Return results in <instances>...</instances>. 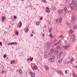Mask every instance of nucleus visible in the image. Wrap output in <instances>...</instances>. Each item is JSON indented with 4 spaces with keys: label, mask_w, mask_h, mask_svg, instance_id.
I'll return each instance as SVG.
<instances>
[{
    "label": "nucleus",
    "mask_w": 77,
    "mask_h": 77,
    "mask_svg": "<svg viewBox=\"0 0 77 77\" xmlns=\"http://www.w3.org/2000/svg\"><path fill=\"white\" fill-rule=\"evenodd\" d=\"M17 72H19V74H21L22 72V69H18L17 70Z\"/></svg>",
    "instance_id": "nucleus-1"
},
{
    "label": "nucleus",
    "mask_w": 77,
    "mask_h": 77,
    "mask_svg": "<svg viewBox=\"0 0 77 77\" xmlns=\"http://www.w3.org/2000/svg\"><path fill=\"white\" fill-rule=\"evenodd\" d=\"M72 4L74 5V6L75 7L76 6V5H77V3H76V2H75V1L74 0H72Z\"/></svg>",
    "instance_id": "nucleus-2"
},
{
    "label": "nucleus",
    "mask_w": 77,
    "mask_h": 77,
    "mask_svg": "<svg viewBox=\"0 0 77 77\" xmlns=\"http://www.w3.org/2000/svg\"><path fill=\"white\" fill-rule=\"evenodd\" d=\"M58 14H60V13H63V10H58Z\"/></svg>",
    "instance_id": "nucleus-3"
},
{
    "label": "nucleus",
    "mask_w": 77,
    "mask_h": 77,
    "mask_svg": "<svg viewBox=\"0 0 77 77\" xmlns=\"http://www.w3.org/2000/svg\"><path fill=\"white\" fill-rule=\"evenodd\" d=\"M69 45H67L66 46H63V48H64V49L67 50V49H68V48H69Z\"/></svg>",
    "instance_id": "nucleus-4"
},
{
    "label": "nucleus",
    "mask_w": 77,
    "mask_h": 77,
    "mask_svg": "<svg viewBox=\"0 0 77 77\" xmlns=\"http://www.w3.org/2000/svg\"><path fill=\"white\" fill-rule=\"evenodd\" d=\"M72 22H74L75 21V17L73 16L72 17Z\"/></svg>",
    "instance_id": "nucleus-5"
},
{
    "label": "nucleus",
    "mask_w": 77,
    "mask_h": 77,
    "mask_svg": "<svg viewBox=\"0 0 77 77\" xmlns=\"http://www.w3.org/2000/svg\"><path fill=\"white\" fill-rule=\"evenodd\" d=\"M51 43V42H50L49 43H48V42H47V48H49L50 47V44Z\"/></svg>",
    "instance_id": "nucleus-6"
},
{
    "label": "nucleus",
    "mask_w": 77,
    "mask_h": 77,
    "mask_svg": "<svg viewBox=\"0 0 77 77\" xmlns=\"http://www.w3.org/2000/svg\"><path fill=\"white\" fill-rule=\"evenodd\" d=\"M6 19V17L5 16H3L2 17V21H5V20Z\"/></svg>",
    "instance_id": "nucleus-7"
},
{
    "label": "nucleus",
    "mask_w": 77,
    "mask_h": 77,
    "mask_svg": "<svg viewBox=\"0 0 77 77\" xmlns=\"http://www.w3.org/2000/svg\"><path fill=\"white\" fill-rule=\"evenodd\" d=\"M54 23H58V22H59V18L57 19L56 20H54Z\"/></svg>",
    "instance_id": "nucleus-8"
},
{
    "label": "nucleus",
    "mask_w": 77,
    "mask_h": 77,
    "mask_svg": "<svg viewBox=\"0 0 77 77\" xmlns=\"http://www.w3.org/2000/svg\"><path fill=\"white\" fill-rule=\"evenodd\" d=\"M45 68L46 69V70H47V71H48V66H47L45 65Z\"/></svg>",
    "instance_id": "nucleus-9"
},
{
    "label": "nucleus",
    "mask_w": 77,
    "mask_h": 77,
    "mask_svg": "<svg viewBox=\"0 0 77 77\" xmlns=\"http://www.w3.org/2000/svg\"><path fill=\"white\" fill-rule=\"evenodd\" d=\"M14 44H15V45H17V43L16 42H12L11 43V45H13Z\"/></svg>",
    "instance_id": "nucleus-10"
},
{
    "label": "nucleus",
    "mask_w": 77,
    "mask_h": 77,
    "mask_svg": "<svg viewBox=\"0 0 77 77\" xmlns=\"http://www.w3.org/2000/svg\"><path fill=\"white\" fill-rule=\"evenodd\" d=\"M20 24H19V28H20L21 26H22V23H21V21H20L19 22Z\"/></svg>",
    "instance_id": "nucleus-11"
},
{
    "label": "nucleus",
    "mask_w": 77,
    "mask_h": 77,
    "mask_svg": "<svg viewBox=\"0 0 77 77\" xmlns=\"http://www.w3.org/2000/svg\"><path fill=\"white\" fill-rule=\"evenodd\" d=\"M49 59L51 60V62H54V59L53 58H50Z\"/></svg>",
    "instance_id": "nucleus-12"
},
{
    "label": "nucleus",
    "mask_w": 77,
    "mask_h": 77,
    "mask_svg": "<svg viewBox=\"0 0 77 77\" xmlns=\"http://www.w3.org/2000/svg\"><path fill=\"white\" fill-rule=\"evenodd\" d=\"M62 60H63V59L61 58V59H60L58 61V62L60 63H61L62 62Z\"/></svg>",
    "instance_id": "nucleus-13"
},
{
    "label": "nucleus",
    "mask_w": 77,
    "mask_h": 77,
    "mask_svg": "<svg viewBox=\"0 0 77 77\" xmlns=\"http://www.w3.org/2000/svg\"><path fill=\"white\" fill-rule=\"evenodd\" d=\"M54 52L56 54H58V51L56 50L54 51Z\"/></svg>",
    "instance_id": "nucleus-14"
},
{
    "label": "nucleus",
    "mask_w": 77,
    "mask_h": 77,
    "mask_svg": "<svg viewBox=\"0 0 77 77\" xmlns=\"http://www.w3.org/2000/svg\"><path fill=\"white\" fill-rule=\"evenodd\" d=\"M33 69H37L38 68V67L37 66H35L33 68Z\"/></svg>",
    "instance_id": "nucleus-15"
},
{
    "label": "nucleus",
    "mask_w": 77,
    "mask_h": 77,
    "mask_svg": "<svg viewBox=\"0 0 77 77\" xmlns=\"http://www.w3.org/2000/svg\"><path fill=\"white\" fill-rule=\"evenodd\" d=\"M31 76L32 77H35V75L34 73H33L32 74H31Z\"/></svg>",
    "instance_id": "nucleus-16"
},
{
    "label": "nucleus",
    "mask_w": 77,
    "mask_h": 77,
    "mask_svg": "<svg viewBox=\"0 0 77 77\" xmlns=\"http://www.w3.org/2000/svg\"><path fill=\"white\" fill-rule=\"evenodd\" d=\"M62 18H60V19H59V21L60 23H61V22H62Z\"/></svg>",
    "instance_id": "nucleus-17"
},
{
    "label": "nucleus",
    "mask_w": 77,
    "mask_h": 77,
    "mask_svg": "<svg viewBox=\"0 0 77 77\" xmlns=\"http://www.w3.org/2000/svg\"><path fill=\"white\" fill-rule=\"evenodd\" d=\"M42 2L43 3H47V1H46V0H41Z\"/></svg>",
    "instance_id": "nucleus-18"
},
{
    "label": "nucleus",
    "mask_w": 77,
    "mask_h": 77,
    "mask_svg": "<svg viewBox=\"0 0 77 77\" xmlns=\"http://www.w3.org/2000/svg\"><path fill=\"white\" fill-rule=\"evenodd\" d=\"M54 51V50L53 49H51V53H53Z\"/></svg>",
    "instance_id": "nucleus-19"
},
{
    "label": "nucleus",
    "mask_w": 77,
    "mask_h": 77,
    "mask_svg": "<svg viewBox=\"0 0 77 77\" xmlns=\"http://www.w3.org/2000/svg\"><path fill=\"white\" fill-rule=\"evenodd\" d=\"M64 11H65V12H66L68 11V10L66 9V7H65V8H64Z\"/></svg>",
    "instance_id": "nucleus-20"
},
{
    "label": "nucleus",
    "mask_w": 77,
    "mask_h": 77,
    "mask_svg": "<svg viewBox=\"0 0 77 77\" xmlns=\"http://www.w3.org/2000/svg\"><path fill=\"white\" fill-rule=\"evenodd\" d=\"M69 33H73V31H72V29H71L69 31Z\"/></svg>",
    "instance_id": "nucleus-21"
},
{
    "label": "nucleus",
    "mask_w": 77,
    "mask_h": 77,
    "mask_svg": "<svg viewBox=\"0 0 77 77\" xmlns=\"http://www.w3.org/2000/svg\"><path fill=\"white\" fill-rule=\"evenodd\" d=\"M50 10H46V12H47V13H48L50 12Z\"/></svg>",
    "instance_id": "nucleus-22"
},
{
    "label": "nucleus",
    "mask_w": 77,
    "mask_h": 77,
    "mask_svg": "<svg viewBox=\"0 0 77 77\" xmlns=\"http://www.w3.org/2000/svg\"><path fill=\"white\" fill-rule=\"evenodd\" d=\"M75 38V35H72L71 36V38L72 39V38Z\"/></svg>",
    "instance_id": "nucleus-23"
},
{
    "label": "nucleus",
    "mask_w": 77,
    "mask_h": 77,
    "mask_svg": "<svg viewBox=\"0 0 77 77\" xmlns=\"http://www.w3.org/2000/svg\"><path fill=\"white\" fill-rule=\"evenodd\" d=\"M14 62H15V60H13L12 61H11L10 62V63H14Z\"/></svg>",
    "instance_id": "nucleus-24"
},
{
    "label": "nucleus",
    "mask_w": 77,
    "mask_h": 77,
    "mask_svg": "<svg viewBox=\"0 0 77 77\" xmlns=\"http://www.w3.org/2000/svg\"><path fill=\"white\" fill-rule=\"evenodd\" d=\"M60 56H61V55L60 54H59L57 56V58H59Z\"/></svg>",
    "instance_id": "nucleus-25"
},
{
    "label": "nucleus",
    "mask_w": 77,
    "mask_h": 77,
    "mask_svg": "<svg viewBox=\"0 0 77 77\" xmlns=\"http://www.w3.org/2000/svg\"><path fill=\"white\" fill-rule=\"evenodd\" d=\"M69 6L70 7H72V3H71V4L69 5Z\"/></svg>",
    "instance_id": "nucleus-26"
},
{
    "label": "nucleus",
    "mask_w": 77,
    "mask_h": 77,
    "mask_svg": "<svg viewBox=\"0 0 77 77\" xmlns=\"http://www.w3.org/2000/svg\"><path fill=\"white\" fill-rule=\"evenodd\" d=\"M57 50H59L60 49V47L59 46H57Z\"/></svg>",
    "instance_id": "nucleus-27"
},
{
    "label": "nucleus",
    "mask_w": 77,
    "mask_h": 77,
    "mask_svg": "<svg viewBox=\"0 0 77 77\" xmlns=\"http://www.w3.org/2000/svg\"><path fill=\"white\" fill-rule=\"evenodd\" d=\"M61 73H62L61 70H60V71H58V73H59V74H60Z\"/></svg>",
    "instance_id": "nucleus-28"
},
{
    "label": "nucleus",
    "mask_w": 77,
    "mask_h": 77,
    "mask_svg": "<svg viewBox=\"0 0 77 77\" xmlns=\"http://www.w3.org/2000/svg\"><path fill=\"white\" fill-rule=\"evenodd\" d=\"M30 60H31V61H32L33 60V58L32 57V58H30L29 59Z\"/></svg>",
    "instance_id": "nucleus-29"
},
{
    "label": "nucleus",
    "mask_w": 77,
    "mask_h": 77,
    "mask_svg": "<svg viewBox=\"0 0 77 77\" xmlns=\"http://www.w3.org/2000/svg\"><path fill=\"white\" fill-rule=\"evenodd\" d=\"M6 56H7L5 54H4L3 56L4 58H6Z\"/></svg>",
    "instance_id": "nucleus-30"
},
{
    "label": "nucleus",
    "mask_w": 77,
    "mask_h": 77,
    "mask_svg": "<svg viewBox=\"0 0 77 77\" xmlns=\"http://www.w3.org/2000/svg\"><path fill=\"white\" fill-rule=\"evenodd\" d=\"M18 33H19L17 31V32H16V35H18Z\"/></svg>",
    "instance_id": "nucleus-31"
},
{
    "label": "nucleus",
    "mask_w": 77,
    "mask_h": 77,
    "mask_svg": "<svg viewBox=\"0 0 77 77\" xmlns=\"http://www.w3.org/2000/svg\"><path fill=\"white\" fill-rule=\"evenodd\" d=\"M14 19H17V17H16V16H14Z\"/></svg>",
    "instance_id": "nucleus-32"
},
{
    "label": "nucleus",
    "mask_w": 77,
    "mask_h": 77,
    "mask_svg": "<svg viewBox=\"0 0 77 77\" xmlns=\"http://www.w3.org/2000/svg\"><path fill=\"white\" fill-rule=\"evenodd\" d=\"M44 57L45 58H47V54H45V55L44 56Z\"/></svg>",
    "instance_id": "nucleus-33"
},
{
    "label": "nucleus",
    "mask_w": 77,
    "mask_h": 77,
    "mask_svg": "<svg viewBox=\"0 0 77 77\" xmlns=\"http://www.w3.org/2000/svg\"><path fill=\"white\" fill-rule=\"evenodd\" d=\"M39 25V22H36V25L38 26V25Z\"/></svg>",
    "instance_id": "nucleus-34"
},
{
    "label": "nucleus",
    "mask_w": 77,
    "mask_h": 77,
    "mask_svg": "<svg viewBox=\"0 0 77 77\" xmlns=\"http://www.w3.org/2000/svg\"><path fill=\"white\" fill-rule=\"evenodd\" d=\"M49 36H51V38H53V35H52V34H50L49 35Z\"/></svg>",
    "instance_id": "nucleus-35"
},
{
    "label": "nucleus",
    "mask_w": 77,
    "mask_h": 77,
    "mask_svg": "<svg viewBox=\"0 0 77 77\" xmlns=\"http://www.w3.org/2000/svg\"><path fill=\"white\" fill-rule=\"evenodd\" d=\"M74 29H77V26H75L74 27Z\"/></svg>",
    "instance_id": "nucleus-36"
},
{
    "label": "nucleus",
    "mask_w": 77,
    "mask_h": 77,
    "mask_svg": "<svg viewBox=\"0 0 77 77\" xmlns=\"http://www.w3.org/2000/svg\"><path fill=\"white\" fill-rule=\"evenodd\" d=\"M29 31V29H26V30L25 31L26 32H27Z\"/></svg>",
    "instance_id": "nucleus-37"
},
{
    "label": "nucleus",
    "mask_w": 77,
    "mask_h": 77,
    "mask_svg": "<svg viewBox=\"0 0 77 77\" xmlns=\"http://www.w3.org/2000/svg\"><path fill=\"white\" fill-rule=\"evenodd\" d=\"M46 9H47V10H50V9H49V8L48 7H46Z\"/></svg>",
    "instance_id": "nucleus-38"
},
{
    "label": "nucleus",
    "mask_w": 77,
    "mask_h": 77,
    "mask_svg": "<svg viewBox=\"0 0 77 77\" xmlns=\"http://www.w3.org/2000/svg\"><path fill=\"white\" fill-rule=\"evenodd\" d=\"M70 9L71 10H73V7L72 6L70 7Z\"/></svg>",
    "instance_id": "nucleus-39"
},
{
    "label": "nucleus",
    "mask_w": 77,
    "mask_h": 77,
    "mask_svg": "<svg viewBox=\"0 0 77 77\" xmlns=\"http://www.w3.org/2000/svg\"><path fill=\"white\" fill-rule=\"evenodd\" d=\"M72 42H74L75 41V38H73L72 40Z\"/></svg>",
    "instance_id": "nucleus-40"
},
{
    "label": "nucleus",
    "mask_w": 77,
    "mask_h": 77,
    "mask_svg": "<svg viewBox=\"0 0 77 77\" xmlns=\"http://www.w3.org/2000/svg\"><path fill=\"white\" fill-rule=\"evenodd\" d=\"M8 45H11V43H8Z\"/></svg>",
    "instance_id": "nucleus-41"
},
{
    "label": "nucleus",
    "mask_w": 77,
    "mask_h": 77,
    "mask_svg": "<svg viewBox=\"0 0 77 77\" xmlns=\"http://www.w3.org/2000/svg\"><path fill=\"white\" fill-rule=\"evenodd\" d=\"M0 45L1 46H2V42H0Z\"/></svg>",
    "instance_id": "nucleus-42"
},
{
    "label": "nucleus",
    "mask_w": 77,
    "mask_h": 77,
    "mask_svg": "<svg viewBox=\"0 0 77 77\" xmlns=\"http://www.w3.org/2000/svg\"><path fill=\"white\" fill-rule=\"evenodd\" d=\"M33 72H29V74H33Z\"/></svg>",
    "instance_id": "nucleus-43"
},
{
    "label": "nucleus",
    "mask_w": 77,
    "mask_h": 77,
    "mask_svg": "<svg viewBox=\"0 0 77 77\" xmlns=\"http://www.w3.org/2000/svg\"><path fill=\"white\" fill-rule=\"evenodd\" d=\"M71 62H73V61H74V60L73 59H71Z\"/></svg>",
    "instance_id": "nucleus-44"
},
{
    "label": "nucleus",
    "mask_w": 77,
    "mask_h": 77,
    "mask_svg": "<svg viewBox=\"0 0 77 77\" xmlns=\"http://www.w3.org/2000/svg\"><path fill=\"white\" fill-rule=\"evenodd\" d=\"M33 35V34H31V35H30V36H31V37H32Z\"/></svg>",
    "instance_id": "nucleus-45"
},
{
    "label": "nucleus",
    "mask_w": 77,
    "mask_h": 77,
    "mask_svg": "<svg viewBox=\"0 0 77 77\" xmlns=\"http://www.w3.org/2000/svg\"><path fill=\"white\" fill-rule=\"evenodd\" d=\"M58 44H60V41H59L58 42Z\"/></svg>",
    "instance_id": "nucleus-46"
},
{
    "label": "nucleus",
    "mask_w": 77,
    "mask_h": 77,
    "mask_svg": "<svg viewBox=\"0 0 77 77\" xmlns=\"http://www.w3.org/2000/svg\"><path fill=\"white\" fill-rule=\"evenodd\" d=\"M43 18V17H42L40 18V20H42Z\"/></svg>",
    "instance_id": "nucleus-47"
},
{
    "label": "nucleus",
    "mask_w": 77,
    "mask_h": 77,
    "mask_svg": "<svg viewBox=\"0 0 77 77\" xmlns=\"http://www.w3.org/2000/svg\"><path fill=\"white\" fill-rule=\"evenodd\" d=\"M72 76H73V77H75V74H74V73H73L72 74Z\"/></svg>",
    "instance_id": "nucleus-48"
},
{
    "label": "nucleus",
    "mask_w": 77,
    "mask_h": 77,
    "mask_svg": "<svg viewBox=\"0 0 77 77\" xmlns=\"http://www.w3.org/2000/svg\"><path fill=\"white\" fill-rule=\"evenodd\" d=\"M29 7H30V8H32V5H29Z\"/></svg>",
    "instance_id": "nucleus-49"
},
{
    "label": "nucleus",
    "mask_w": 77,
    "mask_h": 77,
    "mask_svg": "<svg viewBox=\"0 0 77 77\" xmlns=\"http://www.w3.org/2000/svg\"><path fill=\"white\" fill-rule=\"evenodd\" d=\"M62 53H63V52L62 51H61L60 52V54H62Z\"/></svg>",
    "instance_id": "nucleus-50"
},
{
    "label": "nucleus",
    "mask_w": 77,
    "mask_h": 77,
    "mask_svg": "<svg viewBox=\"0 0 77 77\" xmlns=\"http://www.w3.org/2000/svg\"><path fill=\"white\" fill-rule=\"evenodd\" d=\"M55 46H56V45H57V43H55Z\"/></svg>",
    "instance_id": "nucleus-51"
},
{
    "label": "nucleus",
    "mask_w": 77,
    "mask_h": 77,
    "mask_svg": "<svg viewBox=\"0 0 77 77\" xmlns=\"http://www.w3.org/2000/svg\"><path fill=\"white\" fill-rule=\"evenodd\" d=\"M2 73H4V72H5V71L4 70H3L2 72Z\"/></svg>",
    "instance_id": "nucleus-52"
},
{
    "label": "nucleus",
    "mask_w": 77,
    "mask_h": 77,
    "mask_svg": "<svg viewBox=\"0 0 77 77\" xmlns=\"http://www.w3.org/2000/svg\"><path fill=\"white\" fill-rule=\"evenodd\" d=\"M62 35H61L60 36H59V37L61 38H62Z\"/></svg>",
    "instance_id": "nucleus-53"
},
{
    "label": "nucleus",
    "mask_w": 77,
    "mask_h": 77,
    "mask_svg": "<svg viewBox=\"0 0 77 77\" xmlns=\"http://www.w3.org/2000/svg\"><path fill=\"white\" fill-rule=\"evenodd\" d=\"M45 36V34H43L42 35V36Z\"/></svg>",
    "instance_id": "nucleus-54"
},
{
    "label": "nucleus",
    "mask_w": 77,
    "mask_h": 77,
    "mask_svg": "<svg viewBox=\"0 0 77 77\" xmlns=\"http://www.w3.org/2000/svg\"><path fill=\"white\" fill-rule=\"evenodd\" d=\"M57 41V39L54 40V42H56V41Z\"/></svg>",
    "instance_id": "nucleus-55"
},
{
    "label": "nucleus",
    "mask_w": 77,
    "mask_h": 77,
    "mask_svg": "<svg viewBox=\"0 0 77 77\" xmlns=\"http://www.w3.org/2000/svg\"><path fill=\"white\" fill-rule=\"evenodd\" d=\"M32 33H34V30H32Z\"/></svg>",
    "instance_id": "nucleus-56"
},
{
    "label": "nucleus",
    "mask_w": 77,
    "mask_h": 77,
    "mask_svg": "<svg viewBox=\"0 0 77 77\" xmlns=\"http://www.w3.org/2000/svg\"><path fill=\"white\" fill-rule=\"evenodd\" d=\"M67 72L66 71H65V73L66 74H67V72Z\"/></svg>",
    "instance_id": "nucleus-57"
},
{
    "label": "nucleus",
    "mask_w": 77,
    "mask_h": 77,
    "mask_svg": "<svg viewBox=\"0 0 77 77\" xmlns=\"http://www.w3.org/2000/svg\"><path fill=\"white\" fill-rule=\"evenodd\" d=\"M30 59L29 58H28L27 59V61H28Z\"/></svg>",
    "instance_id": "nucleus-58"
},
{
    "label": "nucleus",
    "mask_w": 77,
    "mask_h": 77,
    "mask_svg": "<svg viewBox=\"0 0 77 77\" xmlns=\"http://www.w3.org/2000/svg\"><path fill=\"white\" fill-rule=\"evenodd\" d=\"M67 63H69V61H68V62H67Z\"/></svg>",
    "instance_id": "nucleus-59"
},
{
    "label": "nucleus",
    "mask_w": 77,
    "mask_h": 77,
    "mask_svg": "<svg viewBox=\"0 0 77 77\" xmlns=\"http://www.w3.org/2000/svg\"><path fill=\"white\" fill-rule=\"evenodd\" d=\"M51 32V30H49V32Z\"/></svg>",
    "instance_id": "nucleus-60"
},
{
    "label": "nucleus",
    "mask_w": 77,
    "mask_h": 77,
    "mask_svg": "<svg viewBox=\"0 0 77 77\" xmlns=\"http://www.w3.org/2000/svg\"><path fill=\"white\" fill-rule=\"evenodd\" d=\"M75 67H76V68H77V66H75Z\"/></svg>",
    "instance_id": "nucleus-61"
},
{
    "label": "nucleus",
    "mask_w": 77,
    "mask_h": 77,
    "mask_svg": "<svg viewBox=\"0 0 77 77\" xmlns=\"http://www.w3.org/2000/svg\"><path fill=\"white\" fill-rule=\"evenodd\" d=\"M48 54H50V52H49Z\"/></svg>",
    "instance_id": "nucleus-62"
},
{
    "label": "nucleus",
    "mask_w": 77,
    "mask_h": 77,
    "mask_svg": "<svg viewBox=\"0 0 77 77\" xmlns=\"http://www.w3.org/2000/svg\"><path fill=\"white\" fill-rule=\"evenodd\" d=\"M55 9H56L55 8H54V10H55Z\"/></svg>",
    "instance_id": "nucleus-63"
},
{
    "label": "nucleus",
    "mask_w": 77,
    "mask_h": 77,
    "mask_svg": "<svg viewBox=\"0 0 77 77\" xmlns=\"http://www.w3.org/2000/svg\"><path fill=\"white\" fill-rule=\"evenodd\" d=\"M76 77H77V75H76Z\"/></svg>",
    "instance_id": "nucleus-64"
}]
</instances>
